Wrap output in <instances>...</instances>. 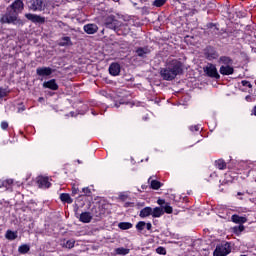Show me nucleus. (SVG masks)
I'll return each instance as SVG.
<instances>
[{"label": "nucleus", "mask_w": 256, "mask_h": 256, "mask_svg": "<svg viewBox=\"0 0 256 256\" xmlns=\"http://www.w3.org/2000/svg\"><path fill=\"white\" fill-rule=\"evenodd\" d=\"M181 62L177 60H172L167 64V67L160 71L161 77L165 79V81H173L183 69L181 68Z\"/></svg>", "instance_id": "1"}, {"label": "nucleus", "mask_w": 256, "mask_h": 256, "mask_svg": "<svg viewBox=\"0 0 256 256\" xmlns=\"http://www.w3.org/2000/svg\"><path fill=\"white\" fill-rule=\"evenodd\" d=\"M0 23H7L8 25H23V22L17 17V14L9 11L2 15Z\"/></svg>", "instance_id": "2"}, {"label": "nucleus", "mask_w": 256, "mask_h": 256, "mask_svg": "<svg viewBox=\"0 0 256 256\" xmlns=\"http://www.w3.org/2000/svg\"><path fill=\"white\" fill-rule=\"evenodd\" d=\"M27 5L30 11H45V2L43 0H30Z\"/></svg>", "instance_id": "3"}, {"label": "nucleus", "mask_w": 256, "mask_h": 256, "mask_svg": "<svg viewBox=\"0 0 256 256\" xmlns=\"http://www.w3.org/2000/svg\"><path fill=\"white\" fill-rule=\"evenodd\" d=\"M231 253V246L228 243L218 245L214 250V256H227Z\"/></svg>", "instance_id": "4"}, {"label": "nucleus", "mask_w": 256, "mask_h": 256, "mask_svg": "<svg viewBox=\"0 0 256 256\" xmlns=\"http://www.w3.org/2000/svg\"><path fill=\"white\" fill-rule=\"evenodd\" d=\"M205 73L208 77H214L215 79H219V72H217V68L213 64H208L205 68Z\"/></svg>", "instance_id": "5"}, {"label": "nucleus", "mask_w": 256, "mask_h": 256, "mask_svg": "<svg viewBox=\"0 0 256 256\" xmlns=\"http://www.w3.org/2000/svg\"><path fill=\"white\" fill-rule=\"evenodd\" d=\"M11 9H13V13L17 15V13H21L24 9L23 1L21 0H15L11 5Z\"/></svg>", "instance_id": "6"}, {"label": "nucleus", "mask_w": 256, "mask_h": 256, "mask_svg": "<svg viewBox=\"0 0 256 256\" xmlns=\"http://www.w3.org/2000/svg\"><path fill=\"white\" fill-rule=\"evenodd\" d=\"M25 17L26 19H28V21H31L32 23H45V18L37 14L28 13L25 14Z\"/></svg>", "instance_id": "7"}, {"label": "nucleus", "mask_w": 256, "mask_h": 256, "mask_svg": "<svg viewBox=\"0 0 256 256\" xmlns=\"http://www.w3.org/2000/svg\"><path fill=\"white\" fill-rule=\"evenodd\" d=\"M37 183L40 189H49L51 187V182H49V178L47 177L39 176Z\"/></svg>", "instance_id": "8"}, {"label": "nucleus", "mask_w": 256, "mask_h": 256, "mask_svg": "<svg viewBox=\"0 0 256 256\" xmlns=\"http://www.w3.org/2000/svg\"><path fill=\"white\" fill-rule=\"evenodd\" d=\"M36 73L40 77H49L53 73V70L49 67H40L36 69Z\"/></svg>", "instance_id": "9"}, {"label": "nucleus", "mask_w": 256, "mask_h": 256, "mask_svg": "<svg viewBox=\"0 0 256 256\" xmlns=\"http://www.w3.org/2000/svg\"><path fill=\"white\" fill-rule=\"evenodd\" d=\"M109 73L110 75L117 77V75L121 73V66L118 63H112L109 67Z\"/></svg>", "instance_id": "10"}, {"label": "nucleus", "mask_w": 256, "mask_h": 256, "mask_svg": "<svg viewBox=\"0 0 256 256\" xmlns=\"http://www.w3.org/2000/svg\"><path fill=\"white\" fill-rule=\"evenodd\" d=\"M84 31L88 35H93V34L97 33V31H99V27H97L96 24H87L84 26Z\"/></svg>", "instance_id": "11"}, {"label": "nucleus", "mask_w": 256, "mask_h": 256, "mask_svg": "<svg viewBox=\"0 0 256 256\" xmlns=\"http://www.w3.org/2000/svg\"><path fill=\"white\" fill-rule=\"evenodd\" d=\"M92 219L93 215L89 212H82L79 217V221H81V223H91Z\"/></svg>", "instance_id": "12"}, {"label": "nucleus", "mask_w": 256, "mask_h": 256, "mask_svg": "<svg viewBox=\"0 0 256 256\" xmlns=\"http://www.w3.org/2000/svg\"><path fill=\"white\" fill-rule=\"evenodd\" d=\"M233 67L230 65H222L220 67V73L221 75H233Z\"/></svg>", "instance_id": "13"}, {"label": "nucleus", "mask_w": 256, "mask_h": 256, "mask_svg": "<svg viewBox=\"0 0 256 256\" xmlns=\"http://www.w3.org/2000/svg\"><path fill=\"white\" fill-rule=\"evenodd\" d=\"M43 87H45L46 89H52V91H57L59 86H57L55 80H49L43 83Z\"/></svg>", "instance_id": "14"}, {"label": "nucleus", "mask_w": 256, "mask_h": 256, "mask_svg": "<svg viewBox=\"0 0 256 256\" xmlns=\"http://www.w3.org/2000/svg\"><path fill=\"white\" fill-rule=\"evenodd\" d=\"M233 223L243 224L247 223V218L245 216H239L237 214L232 215L231 217Z\"/></svg>", "instance_id": "15"}, {"label": "nucleus", "mask_w": 256, "mask_h": 256, "mask_svg": "<svg viewBox=\"0 0 256 256\" xmlns=\"http://www.w3.org/2000/svg\"><path fill=\"white\" fill-rule=\"evenodd\" d=\"M153 208L152 207H145L140 211V217L142 219H145V217H149V215H152Z\"/></svg>", "instance_id": "16"}, {"label": "nucleus", "mask_w": 256, "mask_h": 256, "mask_svg": "<svg viewBox=\"0 0 256 256\" xmlns=\"http://www.w3.org/2000/svg\"><path fill=\"white\" fill-rule=\"evenodd\" d=\"M5 237L8 239V241H15V239L18 237L17 231L7 230Z\"/></svg>", "instance_id": "17"}, {"label": "nucleus", "mask_w": 256, "mask_h": 256, "mask_svg": "<svg viewBox=\"0 0 256 256\" xmlns=\"http://www.w3.org/2000/svg\"><path fill=\"white\" fill-rule=\"evenodd\" d=\"M164 211H163V208L161 207H155L153 210H152V217H161V215H163Z\"/></svg>", "instance_id": "18"}, {"label": "nucleus", "mask_w": 256, "mask_h": 256, "mask_svg": "<svg viewBox=\"0 0 256 256\" xmlns=\"http://www.w3.org/2000/svg\"><path fill=\"white\" fill-rule=\"evenodd\" d=\"M130 251H131L130 249L123 248V247L115 249L116 255H129Z\"/></svg>", "instance_id": "19"}, {"label": "nucleus", "mask_w": 256, "mask_h": 256, "mask_svg": "<svg viewBox=\"0 0 256 256\" xmlns=\"http://www.w3.org/2000/svg\"><path fill=\"white\" fill-rule=\"evenodd\" d=\"M29 251H30V247L27 244H23L18 247V253H21L22 255L29 253Z\"/></svg>", "instance_id": "20"}, {"label": "nucleus", "mask_w": 256, "mask_h": 256, "mask_svg": "<svg viewBox=\"0 0 256 256\" xmlns=\"http://www.w3.org/2000/svg\"><path fill=\"white\" fill-rule=\"evenodd\" d=\"M118 227L123 231H127V229H131L133 227V224H131L130 222H121L118 224Z\"/></svg>", "instance_id": "21"}, {"label": "nucleus", "mask_w": 256, "mask_h": 256, "mask_svg": "<svg viewBox=\"0 0 256 256\" xmlns=\"http://www.w3.org/2000/svg\"><path fill=\"white\" fill-rule=\"evenodd\" d=\"M138 57H145V55H147V53H149V48H139L136 51Z\"/></svg>", "instance_id": "22"}, {"label": "nucleus", "mask_w": 256, "mask_h": 256, "mask_svg": "<svg viewBox=\"0 0 256 256\" xmlns=\"http://www.w3.org/2000/svg\"><path fill=\"white\" fill-rule=\"evenodd\" d=\"M162 209H164L165 213H173V207H171L169 203H166L164 206H162Z\"/></svg>", "instance_id": "23"}, {"label": "nucleus", "mask_w": 256, "mask_h": 256, "mask_svg": "<svg viewBox=\"0 0 256 256\" xmlns=\"http://www.w3.org/2000/svg\"><path fill=\"white\" fill-rule=\"evenodd\" d=\"M216 167L220 170H223V169H225V167H227V165L225 164V161L218 160V161H216Z\"/></svg>", "instance_id": "24"}, {"label": "nucleus", "mask_w": 256, "mask_h": 256, "mask_svg": "<svg viewBox=\"0 0 256 256\" xmlns=\"http://www.w3.org/2000/svg\"><path fill=\"white\" fill-rule=\"evenodd\" d=\"M156 253L158 255H167V250L165 249V247L159 246L158 248H156Z\"/></svg>", "instance_id": "25"}, {"label": "nucleus", "mask_w": 256, "mask_h": 256, "mask_svg": "<svg viewBox=\"0 0 256 256\" xmlns=\"http://www.w3.org/2000/svg\"><path fill=\"white\" fill-rule=\"evenodd\" d=\"M167 3V0H155L153 2L154 7H163Z\"/></svg>", "instance_id": "26"}, {"label": "nucleus", "mask_w": 256, "mask_h": 256, "mask_svg": "<svg viewBox=\"0 0 256 256\" xmlns=\"http://www.w3.org/2000/svg\"><path fill=\"white\" fill-rule=\"evenodd\" d=\"M220 63H223V65H231V59L229 57H221Z\"/></svg>", "instance_id": "27"}, {"label": "nucleus", "mask_w": 256, "mask_h": 256, "mask_svg": "<svg viewBox=\"0 0 256 256\" xmlns=\"http://www.w3.org/2000/svg\"><path fill=\"white\" fill-rule=\"evenodd\" d=\"M151 187L152 189H160L161 188V182L157 181V180H153L151 182Z\"/></svg>", "instance_id": "28"}, {"label": "nucleus", "mask_w": 256, "mask_h": 256, "mask_svg": "<svg viewBox=\"0 0 256 256\" xmlns=\"http://www.w3.org/2000/svg\"><path fill=\"white\" fill-rule=\"evenodd\" d=\"M145 227H146V223L144 221H140L136 225V229L138 231H143V229H145Z\"/></svg>", "instance_id": "29"}, {"label": "nucleus", "mask_w": 256, "mask_h": 256, "mask_svg": "<svg viewBox=\"0 0 256 256\" xmlns=\"http://www.w3.org/2000/svg\"><path fill=\"white\" fill-rule=\"evenodd\" d=\"M75 247V240H68L66 242V248L67 249H73Z\"/></svg>", "instance_id": "30"}, {"label": "nucleus", "mask_w": 256, "mask_h": 256, "mask_svg": "<svg viewBox=\"0 0 256 256\" xmlns=\"http://www.w3.org/2000/svg\"><path fill=\"white\" fill-rule=\"evenodd\" d=\"M115 25H116L115 20H113L112 22H106V27H108V29H115Z\"/></svg>", "instance_id": "31"}, {"label": "nucleus", "mask_w": 256, "mask_h": 256, "mask_svg": "<svg viewBox=\"0 0 256 256\" xmlns=\"http://www.w3.org/2000/svg\"><path fill=\"white\" fill-rule=\"evenodd\" d=\"M65 45H66V47H71V45H73V42H71L70 37L65 38Z\"/></svg>", "instance_id": "32"}, {"label": "nucleus", "mask_w": 256, "mask_h": 256, "mask_svg": "<svg viewBox=\"0 0 256 256\" xmlns=\"http://www.w3.org/2000/svg\"><path fill=\"white\" fill-rule=\"evenodd\" d=\"M65 203H73V200L69 194H65Z\"/></svg>", "instance_id": "33"}, {"label": "nucleus", "mask_w": 256, "mask_h": 256, "mask_svg": "<svg viewBox=\"0 0 256 256\" xmlns=\"http://www.w3.org/2000/svg\"><path fill=\"white\" fill-rule=\"evenodd\" d=\"M128 195L125 193H120L119 194V199H121V201H125L127 199Z\"/></svg>", "instance_id": "34"}, {"label": "nucleus", "mask_w": 256, "mask_h": 256, "mask_svg": "<svg viewBox=\"0 0 256 256\" xmlns=\"http://www.w3.org/2000/svg\"><path fill=\"white\" fill-rule=\"evenodd\" d=\"M7 95V90L0 88V98L5 97Z\"/></svg>", "instance_id": "35"}, {"label": "nucleus", "mask_w": 256, "mask_h": 256, "mask_svg": "<svg viewBox=\"0 0 256 256\" xmlns=\"http://www.w3.org/2000/svg\"><path fill=\"white\" fill-rule=\"evenodd\" d=\"M157 203H158V205H161V207H164L167 204V203H165V200H163V199H158Z\"/></svg>", "instance_id": "36"}, {"label": "nucleus", "mask_w": 256, "mask_h": 256, "mask_svg": "<svg viewBox=\"0 0 256 256\" xmlns=\"http://www.w3.org/2000/svg\"><path fill=\"white\" fill-rule=\"evenodd\" d=\"M236 231H239L240 233L242 232V231H245V226H243V225H240L239 227H236V228H234Z\"/></svg>", "instance_id": "37"}, {"label": "nucleus", "mask_w": 256, "mask_h": 256, "mask_svg": "<svg viewBox=\"0 0 256 256\" xmlns=\"http://www.w3.org/2000/svg\"><path fill=\"white\" fill-rule=\"evenodd\" d=\"M242 85H243L244 87H251V83H249V81H247V80H243V81H242Z\"/></svg>", "instance_id": "38"}, {"label": "nucleus", "mask_w": 256, "mask_h": 256, "mask_svg": "<svg viewBox=\"0 0 256 256\" xmlns=\"http://www.w3.org/2000/svg\"><path fill=\"white\" fill-rule=\"evenodd\" d=\"M7 127H9V123H7V122L1 123V129H7Z\"/></svg>", "instance_id": "39"}, {"label": "nucleus", "mask_w": 256, "mask_h": 256, "mask_svg": "<svg viewBox=\"0 0 256 256\" xmlns=\"http://www.w3.org/2000/svg\"><path fill=\"white\" fill-rule=\"evenodd\" d=\"M4 185H13V179H8L4 181Z\"/></svg>", "instance_id": "40"}, {"label": "nucleus", "mask_w": 256, "mask_h": 256, "mask_svg": "<svg viewBox=\"0 0 256 256\" xmlns=\"http://www.w3.org/2000/svg\"><path fill=\"white\" fill-rule=\"evenodd\" d=\"M60 199H61V201H62L63 203H65V193H62V194L60 195Z\"/></svg>", "instance_id": "41"}, {"label": "nucleus", "mask_w": 256, "mask_h": 256, "mask_svg": "<svg viewBox=\"0 0 256 256\" xmlns=\"http://www.w3.org/2000/svg\"><path fill=\"white\" fill-rule=\"evenodd\" d=\"M191 131H199V126H192Z\"/></svg>", "instance_id": "42"}, {"label": "nucleus", "mask_w": 256, "mask_h": 256, "mask_svg": "<svg viewBox=\"0 0 256 256\" xmlns=\"http://www.w3.org/2000/svg\"><path fill=\"white\" fill-rule=\"evenodd\" d=\"M151 227H152L151 223H146V229L148 231H151Z\"/></svg>", "instance_id": "43"}, {"label": "nucleus", "mask_w": 256, "mask_h": 256, "mask_svg": "<svg viewBox=\"0 0 256 256\" xmlns=\"http://www.w3.org/2000/svg\"><path fill=\"white\" fill-rule=\"evenodd\" d=\"M22 111H25V107L24 106L18 109V113H22Z\"/></svg>", "instance_id": "44"}, {"label": "nucleus", "mask_w": 256, "mask_h": 256, "mask_svg": "<svg viewBox=\"0 0 256 256\" xmlns=\"http://www.w3.org/2000/svg\"><path fill=\"white\" fill-rule=\"evenodd\" d=\"M1 187H5V182L0 180V189H1Z\"/></svg>", "instance_id": "45"}, {"label": "nucleus", "mask_w": 256, "mask_h": 256, "mask_svg": "<svg viewBox=\"0 0 256 256\" xmlns=\"http://www.w3.org/2000/svg\"><path fill=\"white\" fill-rule=\"evenodd\" d=\"M253 114L256 116V106L253 109Z\"/></svg>", "instance_id": "46"}, {"label": "nucleus", "mask_w": 256, "mask_h": 256, "mask_svg": "<svg viewBox=\"0 0 256 256\" xmlns=\"http://www.w3.org/2000/svg\"><path fill=\"white\" fill-rule=\"evenodd\" d=\"M251 99V96H246V100L249 101Z\"/></svg>", "instance_id": "47"}, {"label": "nucleus", "mask_w": 256, "mask_h": 256, "mask_svg": "<svg viewBox=\"0 0 256 256\" xmlns=\"http://www.w3.org/2000/svg\"><path fill=\"white\" fill-rule=\"evenodd\" d=\"M96 217H101V214H96Z\"/></svg>", "instance_id": "48"}, {"label": "nucleus", "mask_w": 256, "mask_h": 256, "mask_svg": "<svg viewBox=\"0 0 256 256\" xmlns=\"http://www.w3.org/2000/svg\"><path fill=\"white\" fill-rule=\"evenodd\" d=\"M144 206H145V203H142V204H141V207H144Z\"/></svg>", "instance_id": "49"}, {"label": "nucleus", "mask_w": 256, "mask_h": 256, "mask_svg": "<svg viewBox=\"0 0 256 256\" xmlns=\"http://www.w3.org/2000/svg\"><path fill=\"white\" fill-rule=\"evenodd\" d=\"M238 195H243L241 192H238Z\"/></svg>", "instance_id": "50"}]
</instances>
